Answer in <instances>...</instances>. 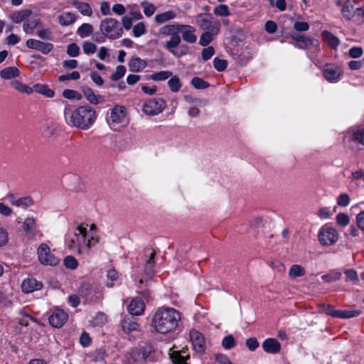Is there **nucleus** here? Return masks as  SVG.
I'll list each match as a JSON object with an SVG mask.
<instances>
[{"instance_id":"1","label":"nucleus","mask_w":364,"mask_h":364,"mask_svg":"<svg viewBox=\"0 0 364 364\" xmlns=\"http://www.w3.org/2000/svg\"><path fill=\"white\" fill-rule=\"evenodd\" d=\"M181 320V313L173 308L161 307L153 314L151 327L159 333L174 331Z\"/></svg>"},{"instance_id":"2","label":"nucleus","mask_w":364,"mask_h":364,"mask_svg":"<svg viewBox=\"0 0 364 364\" xmlns=\"http://www.w3.org/2000/svg\"><path fill=\"white\" fill-rule=\"evenodd\" d=\"M65 119L68 124L81 129H88L96 119L95 109L89 105L80 106L75 110L65 108Z\"/></svg>"},{"instance_id":"3","label":"nucleus","mask_w":364,"mask_h":364,"mask_svg":"<svg viewBox=\"0 0 364 364\" xmlns=\"http://www.w3.org/2000/svg\"><path fill=\"white\" fill-rule=\"evenodd\" d=\"M78 293L85 299L86 303H97L102 301L103 297L102 290L100 286L87 282L82 284Z\"/></svg>"},{"instance_id":"4","label":"nucleus","mask_w":364,"mask_h":364,"mask_svg":"<svg viewBox=\"0 0 364 364\" xmlns=\"http://www.w3.org/2000/svg\"><path fill=\"white\" fill-rule=\"evenodd\" d=\"M100 27L102 35L109 39L119 38L123 33L122 27L119 21L112 18L102 20Z\"/></svg>"},{"instance_id":"5","label":"nucleus","mask_w":364,"mask_h":364,"mask_svg":"<svg viewBox=\"0 0 364 364\" xmlns=\"http://www.w3.org/2000/svg\"><path fill=\"white\" fill-rule=\"evenodd\" d=\"M181 38L177 33L163 43L164 48L176 58H181L189 53V47L185 44L181 45Z\"/></svg>"},{"instance_id":"6","label":"nucleus","mask_w":364,"mask_h":364,"mask_svg":"<svg viewBox=\"0 0 364 364\" xmlns=\"http://www.w3.org/2000/svg\"><path fill=\"white\" fill-rule=\"evenodd\" d=\"M37 254L39 262L43 265L55 266L60 262V259L51 252L48 245L45 243L40 245Z\"/></svg>"},{"instance_id":"7","label":"nucleus","mask_w":364,"mask_h":364,"mask_svg":"<svg viewBox=\"0 0 364 364\" xmlns=\"http://www.w3.org/2000/svg\"><path fill=\"white\" fill-rule=\"evenodd\" d=\"M199 27L205 31H212L214 33H218L220 31V23L218 21L205 14H199L196 19Z\"/></svg>"},{"instance_id":"8","label":"nucleus","mask_w":364,"mask_h":364,"mask_svg":"<svg viewBox=\"0 0 364 364\" xmlns=\"http://www.w3.org/2000/svg\"><path fill=\"white\" fill-rule=\"evenodd\" d=\"M338 240L337 230L328 225H323L318 233V240L323 245H332Z\"/></svg>"},{"instance_id":"9","label":"nucleus","mask_w":364,"mask_h":364,"mask_svg":"<svg viewBox=\"0 0 364 364\" xmlns=\"http://www.w3.org/2000/svg\"><path fill=\"white\" fill-rule=\"evenodd\" d=\"M166 106L165 101L161 98H152L143 105V112L147 115H156L162 112Z\"/></svg>"},{"instance_id":"10","label":"nucleus","mask_w":364,"mask_h":364,"mask_svg":"<svg viewBox=\"0 0 364 364\" xmlns=\"http://www.w3.org/2000/svg\"><path fill=\"white\" fill-rule=\"evenodd\" d=\"M342 75L341 70L333 64H327L323 70L324 78L330 82H338Z\"/></svg>"},{"instance_id":"11","label":"nucleus","mask_w":364,"mask_h":364,"mask_svg":"<svg viewBox=\"0 0 364 364\" xmlns=\"http://www.w3.org/2000/svg\"><path fill=\"white\" fill-rule=\"evenodd\" d=\"M68 320V314L62 309H56L49 316V323L54 328H61Z\"/></svg>"},{"instance_id":"12","label":"nucleus","mask_w":364,"mask_h":364,"mask_svg":"<svg viewBox=\"0 0 364 364\" xmlns=\"http://www.w3.org/2000/svg\"><path fill=\"white\" fill-rule=\"evenodd\" d=\"M189 335L194 350L199 353H203L205 350V344L203 335L195 329H192Z\"/></svg>"},{"instance_id":"13","label":"nucleus","mask_w":364,"mask_h":364,"mask_svg":"<svg viewBox=\"0 0 364 364\" xmlns=\"http://www.w3.org/2000/svg\"><path fill=\"white\" fill-rule=\"evenodd\" d=\"M26 45L28 48L41 51L43 54H48L53 49L52 43H45L33 38L28 39Z\"/></svg>"},{"instance_id":"14","label":"nucleus","mask_w":364,"mask_h":364,"mask_svg":"<svg viewBox=\"0 0 364 364\" xmlns=\"http://www.w3.org/2000/svg\"><path fill=\"white\" fill-rule=\"evenodd\" d=\"M196 28L190 25H179L178 33H181L182 39L188 43H194L197 41V36L194 34Z\"/></svg>"},{"instance_id":"15","label":"nucleus","mask_w":364,"mask_h":364,"mask_svg":"<svg viewBox=\"0 0 364 364\" xmlns=\"http://www.w3.org/2000/svg\"><path fill=\"white\" fill-rule=\"evenodd\" d=\"M187 351V348H183L181 350H173L170 353L169 355L172 363L173 364H187L186 360L190 358Z\"/></svg>"},{"instance_id":"16","label":"nucleus","mask_w":364,"mask_h":364,"mask_svg":"<svg viewBox=\"0 0 364 364\" xmlns=\"http://www.w3.org/2000/svg\"><path fill=\"white\" fill-rule=\"evenodd\" d=\"M144 309L145 304L141 298L133 299L127 307L128 311L134 316L142 314Z\"/></svg>"},{"instance_id":"17","label":"nucleus","mask_w":364,"mask_h":364,"mask_svg":"<svg viewBox=\"0 0 364 364\" xmlns=\"http://www.w3.org/2000/svg\"><path fill=\"white\" fill-rule=\"evenodd\" d=\"M42 287V283L34 278H28L24 279L21 284L22 291L27 294L36 290H40Z\"/></svg>"},{"instance_id":"18","label":"nucleus","mask_w":364,"mask_h":364,"mask_svg":"<svg viewBox=\"0 0 364 364\" xmlns=\"http://www.w3.org/2000/svg\"><path fill=\"white\" fill-rule=\"evenodd\" d=\"M262 348L268 353L276 354L280 351L281 345L275 338H267L262 343Z\"/></svg>"},{"instance_id":"19","label":"nucleus","mask_w":364,"mask_h":364,"mask_svg":"<svg viewBox=\"0 0 364 364\" xmlns=\"http://www.w3.org/2000/svg\"><path fill=\"white\" fill-rule=\"evenodd\" d=\"M147 66V63L145 60L141 59L139 57H133L130 59L128 63L129 70L133 73H138L144 70Z\"/></svg>"},{"instance_id":"20","label":"nucleus","mask_w":364,"mask_h":364,"mask_svg":"<svg viewBox=\"0 0 364 364\" xmlns=\"http://www.w3.org/2000/svg\"><path fill=\"white\" fill-rule=\"evenodd\" d=\"M82 92L87 100L89 101L91 104L97 105L104 101L102 96L96 95L93 90L87 86L82 87Z\"/></svg>"},{"instance_id":"21","label":"nucleus","mask_w":364,"mask_h":364,"mask_svg":"<svg viewBox=\"0 0 364 364\" xmlns=\"http://www.w3.org/2000/svg\"><path fill=\"white\" fill-rule=\"evenodd\" d=\"M122 328L124 333H129L132 331H138L139 325L133 317H127L122 321Z\"/></svg>"},{"instance_id":"22","label":"nucleus","mask_w":364,"mask_h":364,"mask_svg":"<svg viewBox=\"0 0 364 364\" xmlns=\"http://www.w3.org/2000/svg\"><path fill=\"white\" fill-rule=\"evenodd\" d=\"M31 14V10L23 9L14 11L13 14L9 15V18L12 22L15 23H20L29 17Z\"/></svg>"},{"instance_id":"23","label":"nucleus","mask_w":364,"mask_h":364,"mask_svg":"<svg viewBox=\"0 0 364 364\" xmlns=\"http://www.w3.org/2000/svg\"><path fill=\"white\" fill-rule=\"evenodd\" d=\"M125 117V108L123 106H114L110 113V119L114 123L121 122Z\"/></svg>"},{"instance_id":"24","label":"nucleus","mask_w":364,"mask_h":364,"mask_svg":"<svg viewBox=\"0 0 364 364\" xmlns=\"http://www.w3.org/2000/svg\"><path fill=\"white\" fill-rule=\"evenodd\" d=\"M321 36L323 41L333 49H336L340 44L339 39L328 31H323Z\"/></svg>"},{"instance_id":"25","label":"nucleus","mask_w":364,"mask_h":364,"mask_svg":"<svg viewBox=\"0 0 364 364\" xmlns=\"http://www.w3.org/2000/svg\"><path fill=\"white\" fill-rule=\"evenodd\" d=\"M294 46L301 49H306L310 46L317 48L319 46V41L315 38L304 36L299 44H294Z\"/></svg>"},{"instance_id":"26","label":"nucleus","mask_w":364,"mask_h":364,"mask_svg":"<svg viewBox=\"0 0 364 364\" xmlns=\"http://www.w3.org/2000/svg\"><path fill=\"white\" fill-rule=\"evenodd\" d=\"M73 5L85 16H90L92 14V10L87 3L81 2L78 0H74Z\"/></svg>"},{"instance_id":"27","label":"nucleus","mask_w":364,"mask_h":364,"mask_svg":"<svg viewBox=\"0 0 364 364\" xmlns=\"http://www.w3.org/2000/svg\"><path fill=\"white\" fill-rule=\"evenodd\" d=\"M179 25L180 24H169L164 26L160 28L159 31V34L164 36H171V37L178 33Z\"/></svg>"},{"instance_id":"28","label":"nucleus","mask_w":364,"mask_h":364,"mask_svg":"<svg viewBox=\"0 0 364 364\" xmlns=\"http://www.w3.org/2000/svg\"><path fill=\"white\" fill-rule=\"evenodd\" d=\"M33 92H37L43 94L48 97H53L55 95V92L53 90L49 89L46 85L41 84H35L32 87Z\"/></svg>"},{"instance_id":"29","label":"nucleus","mask_w":364,"mask_h":364,"mask_svg":"<svg viewBox=\"0 0 364 364\" xmlns=\"http://www.w3.org/2000/svg\"><path fill=\"white\" fill-rule=\"evenodd\" d=\"M36 229L35 219L33 218H27L23 223V230L27 235H33Z\"/></svg>"},{"instance_id":"30","label":"nucleus","mask_w":364,"mask_h":364,"mask_svg":"<svg viewBox=\"0 0 364 364\" xmlns=\"http://www.w3.org/2000/svg\"><path fill=\"white\" fill-rule=\"evenodd\" d=\"M75 21V15L71 12H65L58 16V23L63 26L73 23Z\"/></svg>"},{"instance_id":"31","label":"nucleus","mask_w":364,"mask_h":364,"mask_svg":"<svg viewBox=\"0 0 364 364\" xmlns=\"http://www.w3.org/2000/svg\"><path fill=\"white\" fill-rule=\"evenodd\" d=\"M19 70L16 67H9L0 71V76L3 79L9 80L18 76Z\"/></svg>"},{"instance_id":"32","label":"nucleus","mask_w":364,"mask_h":364,"mask_svg":"<svg viewBox=\"0 0 364 364\" xmlns=\"http://www.w3.org/2000/svg\"><path fill=\"white\" fill-rule=\"evenodd\" d=\"M41 21L39 18L33 19L24 22L23 24V30L26 33H33L36 28L39 27Z\"/></svg>"},{"instance_id":"33","label":"nucleus","mask_w":364,"mask_h":364,"mask_svg":"<svg viewBox=\"0 0 364 364\" xmlns=\"http://www.w3.org/2000/svg\"><path fill=\"white\" fill-rule=\"evenodd\" d=\"M176 14L173 11H168L155 16V21L158 23H163L167 21L174 18Z\"/></svg>"},{"instance_id":"34","label":"nucleus","mask_w":364,"mask_h":364,"mask_svg":"<svg viewBox=\"0 0 364 364\" xmlns=\"http://www.w3.org/2000/svg\"><path fill=\"white\" fill-rule=\"evenodd\" d=\"M353 9V6L352 5L350 1H346L342 5V14L343 16L348 19L350 20L355 14H354V11L352 12Z\"/></svg>"},{"instance_id":"35","label":"nucleus","mask_w":364,"mask_h":364,"mask_svg":"<svg viewBox=\"0 0 364 364\" xmlns=\"http://www.w3.org/2000/svg\"><path fill=\"white\" fill-rule=\"evenodd\" d=\"M93 31V27L90 23L82 24L77 30V34L82 38L87 37L92 34Z\"/></svg>"},{"instance_id":"36","label":"nucleus","mask_w":364,"mask_h":364,"mask_svg":"<svg viewBox=\"0 0 364 364\" xmlns=\"http://www.w3.org/2000/svg\"><path fill=\"white\" fill-rule=\"evenodd\" d=\"M305 274V269L303 267L299 264L292 265L289 271V276L290 278L294 279L296 277H302Z\"/></svg>"},{"instance_id":"37","label":"nucleus","mask_w":364,"mask_h":364,"mask_svg":"<svg viewBox=\"0 0 364 364\" xmlns=\"http://www.w3.org/2000/svg\"><path fill=\"white\" fill-rule=\"evenodd\" d=\"M360 313L357 310H337L336 318H350L358 316Z\"/></svg>"},{"instance_id":"38","label":"nucleus","mask_w":364,"mask_h":364,"mask_svg":"<svg viewBox=\"0 0 364 364\" xmlns=\"http://www.w3.org/2000/svg\"><path fill=\"white\" fill-rule=\"evenodd\" d=\"M11 84L12 87H14L15 90L19 91L21 92H23V93H26V94L33 93V90H31L32 87H29L26 85L22 84L18 80H13L11 82Z\"/></svg>"},{"instance_id":"39","label":"nucleus","mask_w":364,"mask_h":364,"mask_svg":"<svg viewBox=\"0 0 364 364\" xmlns=\"http://www.w3.org/2000/svg\"><path fill=\"white\" fill-rule=\"evenodd\" d=\"M155 255H156L155 252L153 251L151 253L149 258L148 259V260L146 261V262L145 264L144 271H145V273L149 277H151L154 273V264H155V262H154Z\"/></svg>"},{"instance_id":"40","label":"nucleus","mask_w":364,"mask_h":364,"mask_svg":"<svg viewBox=\"0 0 364 364\" xmlns=\"http://www.w3.org/2000/svg\"><path fill=\"white\" fill-rule=\"evenodd\" d=\"M19 315L22 317L18 318V323L23 326H28L29 325V321H33L34 322H37V320L28 315L23 310L19 311Z\"/></svg>"},{"instance_id":"41","label":"nucleus","mask_w":364,"mask_h":364,"mask_svg":"<svg viewBox=\"0 0 364 364\" xmlns=\"http://www.w3.org/2000/svg\"><path fill=\"white\" fill-rule=\"evenodd\" d=\"M168 85L172 92H178L181 87V83L179 77L176 75L171 77L168 81Z\"/></svg>"},{"instance_id":"42","label":"nucleus","mask_w":364,"mask_h":364,"mask_svg":"<svg viewBox=\"0 0 364 364\" xmlns=\"http://www.w3.org/2000/svg\"><path fill=\"white\" fill-rule=\"evenodd\" d=\"M218 33H214L212 31H205L202 33L200 37L199 43L203 46H208L213 38V36H216Z\"/></svg>"},{"instance_id":"43","label":"nucleus","mask_w":364,"mask_h":364,"mask_svg":"<svg viewBox=\"0 0 364 364\" xmlns=\"http://www.w3.org/2000/svg\"><path fill=\"white\" fill-rule=\"evenodd\" d=\"M341 273L336 271H331L323 274L321 278L326 282L331 283L339 280L341 278Z\"/></svg>"},{"instance_id":"44","label":"nucleus","mask_w":364,"mask_h":364,"mask_svg":"<svg viewBox=\"0 0 364 364\" xmlns=\"http://www.w3.org/2000/svg\"><path fill=\"white\" fill-rule=\"evenodd\" d=\"M191 85L198 90L205 89L210 86V84L207 81L198 77H194L191 80Z\"/></svg>"},{"instance_id":"45","label":"nucleus","mask_w":364,"mask_h":364,"mask_svg":"<svg viewBox=\"0 0 364 364\" xmlns=\"http://www.w3.org/2000/svg\"><path fill=\"white\" fill-rule=\"evenodd\" d=\"M172 76V73L171 71H160L157 73H154L151 75V78L155 81H161L168 79Z\"/></svg>"},{"instance_id":"46","label":"nucleus","mask_w":364,"mask_h":364,"mask_svg":"<svg viewBox=\"0 0 364 364\" xmlns=\"http://www.w3.org/2000/svg\"><path fill=\"white\" fill-rule=\"evenodd\" d=\"M76 230L77 231L75 232L74 237L77 238V242L80 244V242H86V235H87V229L82 225H79Z\"/></svg>"},{"instance_id":"47","label":"nucleus","mask_w":364,"mask_h":364,"mask_svg":"<svg viewBox=\"0 0 364 364\" xmlns=\"http://www.w3.org/2000/svg\"><path fill=\"white\" fill-rule=\"evenodd\" d=\"M126 73V68L124 65H118L116 68V70L114 73H112L110 76L111 80L114 81H117L121 79Z\"/></svg>"},{"instance_id":"48","label":"nucleus","mask_w":364,"mask_h":364,"mask_svg":"<svg viewBox=\"0 0 364 364\" xmlns=\"http://www.w3.org/2000/svg\"><path fill=\"white\" fill-rule=\"evenodd\" d=\"M236 345L235 340L232 335L226 336L222 341V346L225 349L229 350L234 348Z\"/></svg>"},{"instance_id":"49","label":"nucleus","mask_w":364,"mask_h":364,"mask_svg":"<svg viewBox=\"0 0 364 364\" xmlns=\"http://www.w3.org/2000/svg\"><path fill=\"white\" fill-rule=\"evenodd\" d=\"M346 276V282H351L353 284H358L359 282V277L355 270L354 269H346L344 272Z\"/></svg>"},{"instance_id":"50","label":"nucleus","mask_w":364,"mask_h":364,"mask_svg":"<svg viewBox=\"0 0 364 364\" xmlns=\"http://www.w3.org/2000/svg\"><path fill=\"white\" fill-rule=\"evenodd\" d=\"M213 66L219 72L223 71L228 66V62L225 60L215 58L213 60Z\"/></svg>"},{"instance_id":"51","label":"nucleus","mask_w":364,"mask_h":364,"mask_svg":"<svg viewBox=\"0 0 364 364\" xmlns=\"http://www.w3.org/2000/svg\"><path fill=\"white\" fill-rule=\"evenodd\" d=\"M214 13L217 16H228L230 15V11L227 5L220 4L214 9Z\"/></svg>"},{"instance_id":"52","label":"nucleus","mask_w":364,"mask_h":364,"mask_svg":"<svg viewBox=\"0 0 364 364\" xmlns=\"http://www.w3.org/2000/svg\"><path fill=\"white\" fill-rule=\"evenodd\" d=\"M82 49L85 54L91 55L97 51V46L91 42L85 41L82 44Z\"/></svg>"},{"instance_id":"53","label":"nucleus","mask_w":364,"mask_h":364,"mask_svg":"<svg viewBox=\"0 0 364 364\" xmlns=\"http://www.w3.org/2000/svg\"><path fill=\"white\" fill-rule=\"evenodd\" d=\"M107 277L110 279L111 282H107V287L112 288L114 286L113 281H115L119 277V274L115 269H109L107 272Z\"/></svg>"},{"instance_id":"54","label":"nucleus","mask_w":364,"mask_h":364,"mask_svg":"<svg viewBox=\"0 0 364 364\" xmlns=\"http://www.w3.org/2000/svg\"><path fill=\"white\" fill-rule=\"evenodd\" d=\"M336 222L338 225L346 227L350 223V218L346 213H338L336 215Z\"/></svg>"},{"instance_id":"55","label":"nucleus","mask_w":364,"mask_h":364,"mask_svg":"<svg viewBox=\"0 0 364 364\" xmlns=\"http://www.w3.org/2000/svg\"><path fill=\"white\" fill-rule=\"evenodd\" d=\"M353 139L364 145V125L360 127L354 133Z\"/></svg>"},{"instance_id":"56","label":"nucleus","mask_w":364,"mask_h":364,"mask_svg":"<svg viewBox=\"0 0 364 364\" xmlns=\"http://www.w3.org/2000/svg\"><path fill=\"white\" fill-rule=\"evenodd\" d=\"M64 264L67 268L75 269L77 267V261L73 256H67L64 259Z\"/></svg>"},{"instance_id":"57","label":"nucleus","mask_w":364,"mask_h":364,"mask_svg":"<svg viewBox=\"0 0 364 364\" xmlns=\"http://www.w3.org/2000/svg\"><path fill=\"white\" fill-rule=\"evenodd\" d=\"M80 53V48L78 46L73 43L71 44H69L67 48V53L70 57H76L79 55Z\"/></svg>"},{"instance_id":"58","label":"nucleus","mask_w":364,"mask_h":364,"mask_svg":"<svg viewBox=\"0 0 364 364\" xmlns=\"http://www.w3.org/2000/svg\"><path fill=\"white\" fill-rule=\"evenodd\" d=\"M132 356L135 360H145L148 356L145 350H143L141 352L140 350L138 349H134L132 350Z\"/></svg>"},{"instance_id":"59","label":"nucleus","mask_w":364,"mask_h":364,"mask_svg":"<svg viewBox=\"0 0 364 364\" xmlns=\"http://www.w3.org/2000/svg\"><path fill=\"white\" fill-rule=\"evenodd\" d=\"M350 197L347 193H341L337 198V203L339 206L346 207L349 205Z\"/></svg>"},{"instance_id":"60","label":"nucleus","mask_w":364,"mask_h":364,"mask_svg":"<svg viewBox=\"0 0 364 364\" xmlns=\"http://www.w3.org/2000/svg\"><path fill=\"white\" fill-rule=\"evenodd\" d=\"M145 26L144 23L139 22L133 28V33L135 37H139L145 33Z\"/></svg>"},{"instance_id":"61","label":"nucleus","mask_w":364,"mask_h":364,"mask_svg":"<svg viewBox=\"0 0 364 364\" xmlns=\"http://www.w3.org/2000/svg\"><path fill=\"white\" fill-rule=\"evenodd\" d=\"M33 204V200L30 197H23L17 199L16 206L28 207Z\"/></svg>"},{"instance_id":"62","label":"nucleus","mask_w":364,"mask_h":364,"mask_svg":"<svg viewBox=\"0 0 364 364\" xmlns=\"http://www.w3.org/2000/svg\"><path fill=\"white\" fill-rule=\"evenodd\" d=\"M37 36L43 40L50 41L53 39L52 32L48 28L38 31Z\"/></svg>"},{"instance_id":"63","label":"nucleus","mask_w":364,"mask_h":364,"mask_svg":"<svg viewBox=\"0 0 364 364\" xmlns=\"http://www.w3.org/2000/svg\"><path fill=\"white\" fill-rule=\"evenodd\" d=\"M141 6L144 8V12L145 15L147 16H152L156 11V8L153 4H148L146 2H142Z\"/></svg>"},{"instance_id":"64","label":"nucleus","mask_w":364,"mask_h":364,"mask_svg":"<svg viewBox=\"0 0 364 364\" xmlns=\"http://www.w3.org/2000/svg\"><path fill=\"white\" fill-rule=\"evenodd\" d=\"M215 359L220 364H232L229 358L222 353L215 354Z\"/></svg>"}]
</instances>
